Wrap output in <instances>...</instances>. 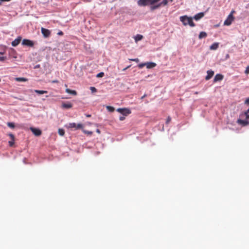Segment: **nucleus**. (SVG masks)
I'll return each mask as SVG.
<instances>
[{
    "label": "nucleus",
    "instance_id": "58836bf2",
    "mask_svg": "<svg viewBox=\"0 0 249 249\" xmlns=\"http://www.w3.org/2000/svg\"><path fill=\"white\" fill-rule=\"evenodd\" d=\"M63 32L61 31H60L59 32H58V33H57V35H59V36H62L63 35Z\"/></svg>",
    "mask_w": 249,
    "mask_h": 249
},
{
    "label": "nucleus",
    "instance_id": "f3484780",
    "mask_svg": "<svg viewBox=\"0 0 249 249\" xmlns=\"http://www.w3.org/2000/svg\"><path fill=\"white\" fill-rule=\"evenodd\" d=\"M15 80L18 82H26L28 81L27 78L24 77H17L15 78Z\"/></svg>",
    "mask_w": 249,
    "mask_h": 249
},
{
    "label": "nucleus",
    "instance_id": "cd10ccee",
    "mask_svg": "<svg viewBox=\"0 0 249 249\" xmlns=\"http://www.w3.org/2000/svg\"><path fill=\"white\" fill-rule=\"evenodd\" d=\"M146 66V63H141L138 65V67L139 68H142L144 66Z\"/></svg>",
    "mask_w": 249,
    "mask_h": 249
},
{
    "label": "nucleus",
    "instance_id": "aec40b11",
    "mask_svg": "<svg viewBox=\"0 0 249 249\" xmlns=\"http://www.w3.org/2000/svg\"><path fill=\"white\" fill-rule=\"evenodd\" d=\"M142 37L143 36L142 35H137L135 37V40L137 42L141 40L142 38Z\"/></svg>",
    "mask_w": 249,
    "mask_h": 249
},
{
    "label": "nucleus",
    "instance_id": "4be33fe9",
    "mask_svg": "<svg viewBox=\"0 0 249 249\" xmlns=\"http://www.w3.org/2000/svg\"><path fill=\"white\" fill-rule=\"evenodd\" d=\"M59 135L63 136L65 134V131L63 129L59 128L58 131Z\"/></svg>",
    "mask_w": 249,
    "mask_h": 249
},
{
    "label": "nucleus",
    "instance_id": "39448f33",
    "mask_svg": "<svg viewBox=\"0 0 249 249\" xmlns=\"http://www.w3.org/2000/svg\"><path fill=\"white\" fill-rule=\"evenodd\" d=\"M68 127L70 128H74L75 129H79L82 128L83 127V125L81 124H76L75 123H71L69 124Z\"/></svg>",
    "mask_w": 249,
    "mask_h": 249
},
{
    "label": "nucleus",
    "instance_id": "2f4dec72",
    "mask_svg": "<svg viewBox=\"0 0 249 249\" xmlns=\"http://www.w3.org/2000/svg\"><path fill=\"white\" fill-rule=\"evenodd\" d=\"M6 57L4 56H0V61H3L6 59Z\"/></svg>",
    "mask_w": 249,
    "mask_h": 249
},
{
    "label": "nucleus",
    "instance_id": "9b49d317",
    "mask_svg": "<svg viewBox=\"0 0 249 249\" xmlns=\"http://www.w3.org/2000/svg\"><path fill=\"white\" fill-rule=\"evenodd\" d=\"M207 72V75L206 76L205 79L206 80H208L210 79L213 76V75L214 74V72L213 71L209 70V71H208Z\"/></svg>",
    "mask_w": 249,
    "mask_h": 249
},
{
    "label": "nucleus",
    "instance_id": "a878e982",
    "mask_svg": "<svg viewBox=\"0 0 249 249\" xmlns=\"http://www.w3.org/2000/svg\"><path fill=\"white\" fill-rule=\"evenodd\" d=\"M90 89L91 90L92 92H95L97 91V89L95 87H90Z\"/></svg>",
    "mask_w": 249,
    "mask_h": 249
},
{
    "label": "nucleus",
    "instance_id": "49530a36",
    "mask_svg": "<svg viewBox=\"0 0 249 249\" xmlns=\"http://www.w3.org/2000/svg\"><path fill=\"white\" fill-rule=\"evenodd\" d=\"M195 93L196 94H198V92L196 91V92H195Z\"/></svg>",
    "mask_w": 249,
    "mask_h": 249
},
{
    "label": "nucleus",
    "instance_id": "4468645a",
    "mask_svg": "<svg viewBox=\"0 0 249 249\" xmlns=\"http://www.w3.org/2000/svg\"><path fill=\"white\" fill-rule=\"evenodd\" d=\"M72 107V105L71 103H63L62 105V107L65 108H71Z\"/></svg>",
    "mask_w": 249,
    "mask_h": 249
},
{
    "label": "nucleus",
    "instance_id": "473e14b6",
    "mask_svg": "<svg viewBox=\"0 0 249 249\" xmlns=\"http://www.w3.org/2000/svg\"><path fill=\"white\" fill-rule=\"evenodd\" d=\"M9 136L10 137L12 141H14L15 137L13 134H9Z\"/></svg>",
    "mask_w": 249,
    "mask_h": 249
},
{
    "label": "nucleus",
    "instance_id": "a211bd4d",
    "mask_svg": "<svg viewBox=\"0 0 249 249\" xmlns=\"http://www.w3.org/2000/svg\"><path fill=\"white\" fill-rule=\"evenodd\" d=\"M160 6H160V3L158 4H157V5H153H153H152L151 6V7H150V9H151V11H153V10H155V9H156L159 8V7H160Z\"/></svg>",
    "mask_w": 249,
    "mask_h": 249
},
{
    "label": "nucleus",
    "instance_id": "de8ad7c7",
    "mask_svg": "<svg viewBox=\"0 0 249 249\" xmlns=\"http://www.w3.org/2000/svg\"><path fill=\"white\" fill-rule=\"evenodd\" d=\"M0 53V54H3V53Z\"/></svg>",
    "mask_w": 249,
    "mask_h": 249
},
{
    "label": "nucleus",
    "instance_id": "f704fd0d",
    "mask_svg": "<svg viewBox=\"0 0 249 249\" xmlns=\"http://www.w3.org/2000/svg\"><path fill=\"white\" fill-rule=\"evenodd\" d=\"M217 81H218V74H216L214 76V81L217 82Z\"/></svg>",
    "mask_w": 249,
    "mask_h": 249
},
{
    "label": "nucleus",
    "instance_id": "6e6552de",
    "mask_svg": "<svg viewBox=\"0 0 249 249\" xmlns=\"http://www.w3.org/2000/svg\"><path fill=\"white\" fill-rule=\"evenodd\" d=\"M30 130L36 136H39L41 135V130L34 127H30Z\"/></svg>",
    "mask_w": 249,
    "mask_h": 249
},
{
    "label": "nucleus",
    "instance_id": "7ed1b4c3",
    "mask_svg": "<svg viewBox=\"0 0 249 249\" xmlns=\"http://www.w3.org/2000/svg\"><path fill=\"white\" fill-rule=\"evenodd\" d=\"M234 12L233 11H231L230 14L228 16L227 19L225 20L224 22V24L225 25L229 26L231 24L232 21L233 20V17L232 15L233 13Z\"/></svg>",
    "mask_w": 249,
    "mask_h": 249
},
{
    "label": "nucleus",
    "instance_id": "b1692460",
    "mask_svg": "<svg viewBox=\"0 0 249 249\" xmlns=\"http://www.w3.org/2000/svg\"><path fill=\"white\" fill-rule=\"evenodd\" d=\"M107 109L110 112H113L115 110L114 108L111 106H107Z\"/></svg>",
    "mask_w": 249,
    "mask_h": 249
},
{
    "label": "nucleus",
    "instance_id": "7c9ffc66",
    "mask_svg": "<svg viewBox=\"0 0 249 249\" xmlns=\"http://www.w3.org/2000/svg\"><path fill=\"white\" fill-rule=\"evenodd\" d=\"M245 73L247 74L249 73V66L246 68V69L245 71Z\"/></svg>",
    "mask_w": 249,
    "mask_h": 249
},
{
    "label": "nucleus",
    "instance_id": "f257e3e1",
    "mask_svg": "<svg viewBox=\"0 0 249 249\" xmlns=\"http://www.w3.org/2000/svg\"><path fill=\"white\" fill-rule=\"evenodd\" d=\"M180 19L184 25H189L191 27H194L195 26L192 18H189L186 16H184L180 17Z\"/></svg>",
    "mask_w": 249,
    "mask_h": 249
},
{
    "label": "nucleus",
    "instance_id": "f03ea898",
    "mask_svg": "<svg viewBox=\"0 0 249 249\" xmlns=\"http://www.w3.org/2000/svg\"><path fill=\"white\" fill-rule=\"evenodd\" d=\"M117 111L124 116H126L131 113L130 109L126 108H119L117 109Z\"/></svg>",
    "mask_w": 249,
    "mask_h": 249
},
{
    "label": "nucleus",
    "instance_id": "72a5a7b5",
    "mask_svg": "<svg viewBox=\"0 0 249 249\" xmlns=\"http://www.w3.org/2000/svg\"><path fill=\"white\" fill-rule=\"evenodd\" d=\"M14 141H12H12H9V145L10 146H12L14 145Z\"/></svg>",
    "mask_w": 249,
    "mask_h": 249
},
{
    "label": "nucleus",
    "instance_id": "423d86ee",
    "mask_svg": "<svg viewBox=\"0 0 249 249\" xmlns=\"http://www.w3.org/2000/svg\"><path fill=\"white\" fill-rule=\"evenodd\" d=\"M22 44L23 45L27 46L29 47H33L34 45V43L33 41L27 39H24L22 40Z\"/></svg>",
    "mask_w": 249,
    "mask_h": 249
},
{
    "label": "nucleus",
    "instance_id": "412c9836",
    "mask_svg": "<svg viewBox=\"0 0 249 249\" xmlns=\"http://www.w3.org/2000/svg\"><path fill=\"white\" fill-rule=\"evenodd\" d=\"M35 92L36 93H37L39 94H44V93H47V91H46V90H35Z\"/></svg>",
    "mask_w": 249,
    "mask_h": 249
},
{
    "label": "nucleus",
    "instance_id": "a18cd8bd",
    "mask_svg": "<svg viewBox=\"0 0 249 249\" xmlns=\"http://www.w3.org/2000/svg\"><path fill=\"white\" fill-rule=\"evenodd\" d=\"M96 132H97L98 133H100V130H99V129H97L96 130Z\"/></svg>",
    "mask_w": 249,
    "mask_h": 249
},
{
    "label": "nucleus",
    "instance_id": "5701e85b",
    "mask_svg": "<svg viewBox=\"0 0 249 249\" xmlns=\"http://www.w3.org/2000/svg\"><path fill=\"white\" fill-rule=\"evenodd\" d=\"M168 2V0H163L161 2L159 3L160 6H165Z\"/></svg>",
    "mask_w": 249,
    "mask_h": 249
},
{
    "label": "nucleus",
    "instance_id": "79ce46f5",
    "mask_svg": "<svg viewBox=\"0 0 249 249\" xmlns=\"http://www.w3.org/2000/svg\"><path fill=\"white\" fill-rule=\"evenodd\" d=\"M131 67V65H129L128 66H127L126 68H124L123 69V71H125L126 70H127V69H128L129 68H130Z\"/></svg>",
    "mask_w": 249,
    "mask_h": 249
},
{
    "label": "nucleus",
    "instance_id": "4c0bfd02",
    "mask_svg": "<svg viewBox=\"0 0 249 249\" xmlns=\"http://www.w3.org/2000/svg\"><path fill=\"white\" fill-rule=\"evenodd\" d=\"M223 78V76L219 74V81L221 80Z\"/></svg>",
    "mask_w": 249,
    "mask_h": 249
},
{
    "label": "nucleus",
    "instance_id": "c85d7f7f",
    "mask_svg": "<svg viewBox=\"0 0 249 249\" xmlns=\"http://www.w3.org/2000/svg\"><path fill=\"white\" fill-rule=\"evenodd\" d=\"M171 121V118L170 116H168L167 118L166 124H169Z\"/></svg>",
    "mask_w": 249,
    "mask_h": 249
},
{
    "label": "nucleus",
    "instance_id": "0eeeda50",
    "mask_svg": "<svg viewBox=\"0 0 249 249\" xmlns=\"http://www.w3.org/2000/svg\"><path fill=\"white\" fill-rule=\"evenodd\" d=\"M41 31L44 37H48L51 35V31L48 29L42 27L41 29Z\"/></svg>",
    "mask_w": 249,
    "mask_h": 249
},
{
    "label": "nucleus",
    "instance_id": "c756f323",
    "mask_svg": "<svg viewBox=\"0 0 249 249\" xmlns=\"http://www.w3.org/2000/svg\"><path fill=\"white\" fill-rule=\"evenodd\" d=\"M131 61H135L136 62H139V60L138 58H135V59H129Z\"/></svg>",
    "mask_w": 249,
    "mask_h": 249
},
{
    "label": "nucleus",
    "instance_id": "c03bdc74",
    "mask_svg": "<svg viewBox=\"0 0 249 249\" xmlns=\"http://www.w3.org/2000/svg\"><path fill=\"white\" fill-rule=\"evenodd\" d=\"M146 94H144V95H143L142 97H141V99H143L145 96H146Z\"/></svg>",
    "mask_w": 249,
    "mask_h": 249
},
{
    "label": "nucleus",
    "instance_id": "2eb2a0df",
    "mask_svg": "<svg viewBox=\"0 0 249 249\" xmlns=\"http://www.w3.org/2000/svg\"><path fill=\"white\" fill-rule=\"evenodd\" d=\"M66 92L68 93H70L73 95H76L77 94V92L75 90H71L69 89H66Z\"/></svg>",
    "mask_w": 249,
    "mask_h": 249
},
{
    "label": "nucleus",
    "instance_id": "bb28decb",
    "mask_svg": "<svg viewBox=\"0 0 249 249\" xmlns=\"http://www.w3.org/2000/svg\"><path fill=\"white\" fill-rule=\"evenodd\" d=\"M104 75V73L103 72H101L100 73H99L97 75V77H102Z\"/></svg>",
    "mask_w": 249,
    "mask_h": 249
},
{
    "label": "nucleus",
    "instance_id": "1a4fd4ad",
    "mask_svg": "<svg viewBox=\"0 0 249 249\" xmlns=\"http://www.w3.org/2000/svg\"><path fill=\"white\" fill-rule=\"evenodd\" d=\"M237 123L242 125V126H245L249 124V118L247 120H237Z\"/></svg>",
    "mask_w": 249,
    "mask_h": 249
},
{
    "label": "nucleus",
    "instance_id": "9d476101",
    "mask_svg": "<svg viewBox=\"0 0 249 249\" xmlns=\"http://www.w3.org/2000/svg\"><path fill=\"white\" fill-rule=\"evenodd\" d=\"M21 40V36L18 37V38L15 39L14 41H13L12 42V43H11L12 45L14 47H16V46H18Z\"/></svg>",
    "mask_w": 249,
    "mask_h": 249
},
{
    "label": "nucleus",
    "instance_id": "37998d69",
    "mask_svg": "<svg viewBox=\"0 0 249 249\" xmlns=\"http://www.w3.org/2000/svg\"><path fill=\"white\" fill-rule=\"evenodd\" d=\"M86 116L87 117H91V115H90V114H86Z\"/></svg>",
    "mask_w": 249,
    "mask_h": 249
},
{
    "label": "nucleus",
    "instance_id": "ea45409f",
    "mask_svg": "<svg viewBox=\"0 0 249 249\" xmlns=\"http://www.w3.org/2000/svg\"><path fill=\"white\" fill-rule=\"evenodd\" d=\"M245 104H249V98H247L245 101Z\"/></svg>",
    "mask_w": 249,
    "mask_h": 249
},
{
    "label": "nucleus",
    "instance_id": "e433bc0d",
    "mask_svg": "<svg viewBox=\"0 0 249 249\" xmlns=\"http://www.w3.org/2000/svg\"><path fill=\"white\" fill-rule=\"evenodd\" d=\"M125 119V116H120L119 117V120L120 121H123Z\"/></svg>",
    "mask_w": 249,
    "mask_h": 249
},
{
    "label": "nucleus",
    "instance_id": "ddd939ff",
    "mask_svg": "<svg viewBox=\"0 0 249 249\" xmlns=\"http://www.w3.org/2000/svg\"><path fill=\"white\" fill-rule=\"evenodd\" d=\"M156 64L154 62H147L146 63V66L147 69H151L156 66Z\"/></svg>",
    "mask_w": 249,
    "mask_h": 249
},
{
    "label": "nucleus",
    "instance_id": "6ab92c4d",
    "mask_svg": "<svg viewBox=\"0 0 249 249\" xmlns=\"http://www.w3.org/2000/svg\"><path fill=\"white\" fill-rule=\"evenodd\" d=\"M218 48V43H214L210 46L211 50H216Z\"/></svg>",
    "mask_w": 249,
    "mask_h": 249
},
{
    "label": "nucleus",
    "instance_id": "393cba45",
    "mask_svg": "<svg viewBox=\"0 0 249 249\" xmlns=\"http://www.w3.org/2000/svg\"><path fill=\"white\" fill-rule=\"evenodd\" d=\"M7 125L12 128H14L15 127V124L13 123H8Z\"/></svg>",
    "mask_w": 249,
    "mask_h": 249
},
{
    "label": "nucleus",
    "instance_id": "dca6fc26",
    "mask_svg": "<svg viewBox=\"0 0 249 249\" xmlns=\"http://www.w3.org/2000/svg\"><path fill=\"white\" fill-rule=\"evenodd\" d=\"M207 34L205 32H201L199 35V38L202 39L207 37Z\"/></svg>",
    "mask_w": 249,
    "mask_h": 249
},
{
    "label": "nucleus",
    "instance_id": "a19ab883",
    "mask_svg": "<svg viewBox=\"0 0 249 249\" xmlns=\"http://www.w3.org/2000/svg\"><path fill=\"white\" fill-rule=\"evenodd\" d=\"M53 83H58V81L57 80H53L52 82Z\"/></svg>",
    "mask_w": 249,
    "mask_h": 249
},
{
    "label": "nucleus",
    "instance_id": "f8f14e48",
    "mask_svg": "<svg viewBox=\"0 0 249 249\" xmlns=\"http://www.w3.org/2000/svg\"><path fill=\"white\" fill-rule=\"evenodd\" d=\"M204 13H202V12H201V13H199L198 14H197L196 15L194 18L195 20H198L199 19H200V18H201L203 16H204Z\"/></svg>",
    "mask_w": 249,
    "mask_h": 249
},
{
    "label": "nucleus",
    "instance_id": "c9c22d12",
    "mask_svg": "<svg viewBox=\"0 0 249 249\" xmlns=\"http://www.w3.org/2000/svg\"><path fill=\"white\" fill-rule=\"evenodd\" d=\"M84 132L85 133H87V134H90V135L92 134V132L91 131H88L84 130Z\"/></svg>",
    "mask_w": 249,
    "mask_h": 249
},
{
    "label": "nucleus",
    "instance_id": "20e7f679",
    "mask_svg": "<svg viewBox=\"0 0 249 249\" xmlns=\"http://www.w3.org/2000/svg\"><path fill=\"white\" fill-rule=\"evenodd\" d=\"M249 118V108L244 112L240 114L239 118L238 120H247Z\"/></svg>",
    "mask_w": 249,
    "mask_h": 249
}]
</instances>
